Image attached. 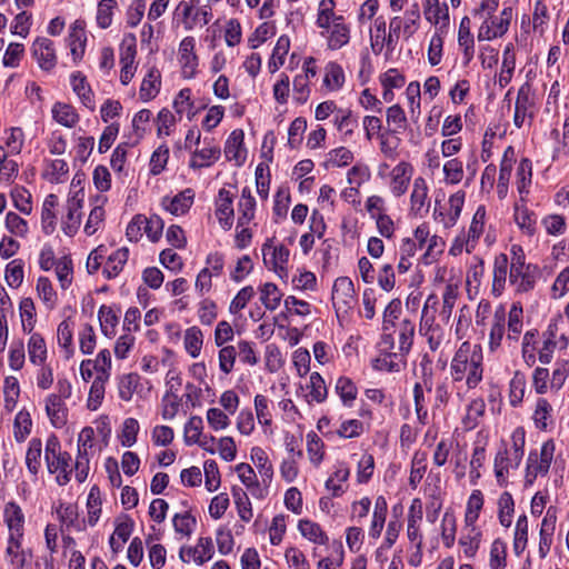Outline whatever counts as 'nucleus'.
I'll use <instances>...</instances> for the list:
<instances>
[{"label": "nucleus", "mask_w": 569, "mask_h": 569, "mask_svg": "<svg viewBox=\"0 0 569 569\" xmlns=\"http://www.w3.org/2000/svg\"><path fill=\"white\" fill-rule=\"evenodd\" d=\"M482 349L479 345H471L469 341L462 342L450 363L453 382L466 379L468 389H475L482 380Z\"/></svg>", "instance_id": "f257e3e1"}, {"label": "nucleus", "mask_w": 569, "mask_h": 569, "mask_svg": "<svg viewBox=\"0 0 569 569\" xmlns=\"http://www.w3.org/2000/svg\"><path fill=\"white\" fill-rule=\"evenodd\" d=\"M511 253L510 282L517 284L518 292L531 291L540 272L539 267L525 262V253L520 246H512Z\"/></svg>", "instance_id": "f03ea898"}, {"label": "nucleus", "mask_w": 569, "mask_h": 569, "mask_svg": "<svg viewBox=\"0 0 569 569\" xmlns=\"http://www.w3.org/2000/svg\"><path fill=\"white\" fill-rule=\"evenodd\" d=\"M357 302L353 282L348 277H339L332 287V303L337 312H348Z\"/></svg>", "instance_id": "7ed1b4c3"}, {"label": "nucleus", "mask_w": 569, "mask_h": 569, "mask_svg": "<svg viewBox=\"0 0 569 569\" xmlns=\"http://www.w3.org/2000/svg\"><path fill=\"white\" fill-rule=\"evenodd\" d=\"M536 104L535 90L530 82L526 81L518 90L513 123L517 128H521L527 117L533 118V108Z\"/></svg>", "instance_id": "20e7f679"}, {"label": "nucleus", "mask_w": 569, "mask_h": 569, "mask_svg": "<svg viewBox=\"0 0 569 569\" xmlns=\"http://www.w3.org/2000/svg\"><path fill=\"white\" fill-rule=\"evenodd\" d=\"M84 200L83 190L76 191L71 197L67 200V214L62 221V230L63 232L71 237L73 236L81 223V213L80 209L82 208Z\"/></svg>", "instance_id": "39448f33"}, {"label": "nucleus", "mask_w": 569, "mask_h": 569, "mask_svg": "<svg viewBox=\"0 0 569 569\" xmlns=\"http://www.w3.org/2000/svg\"><path fill=\"white\" fill-rule=\"evenodd\" d=\"M214 553L212 539L210 537L199 538L194 547H181L179 551V558L182 562H189L190 558L199 566L209 561Z\"/></svg>", "instance_id": "423d86ee"}, {"label": "nucleus", "mask_w": 569, "mask_h": 569, "mask_svg": "<svg viewBox=\"0 0 569 569\" xmlns=\"http://www.w3.org/2000/svg\"><path fill=\"white\" fill-rule=\"evenodd\" d=\"M32 54L37 59L39 67L44 71H50L57 63L53 49V42L48 38H37L32 43Z\"/></svg>", "instance_id": "0eeeda50"}, {"label": "nucleus", "mask_w": 569, "mask_h": 569, "mask_svg": "<svg viewBox=\"0 0 569 569\" xmlns=\"http://www.w3.org/2000/svg\"><path fill=\"white\" fill-rule=\"evenodd\" d=\"M3 519L9 530V537L23 538L24 513L17 502L9 501L6 503Z\"/></svg>", "instance_id": "6e6552de"}, {"label": "nucleus", "mask_w": 569, "mask_h": 569, "mask_svg": "<svg viewBox=\"0 0 569 569\" xmlns=\"http://www.w3.org/2000/svg\"><path fill=\"white\" fill-rule=\"evenodd\" d=\"M194 38L186 37L179 47L180 63L182 66V74L187 79H191L196 76L198 67V57L194 53Z\"/></svg>", "instance_id": "1a4fd4ad"}, {"label": "nucleus", "mask_w": 569, "mask_h": 569, "mask_svg": "<svg viewBox=\"0 0 569 569\" xmlns=\"http://www.w3.org/2000/svg\"><path fill=\"white\" fill-rule=\"evenodd\" d=\"M273 238L267 239L262 246L263 261L266 264L271 263L276 272L284 270V266L289 260V249L283 244L273 246Z\"/></svg>", "instance_id": "9d476101"}, {"label": "nucleus", "mask_w": 569, "mask_h": 569, "mask_svg": "<svg viewBox=\"0 0 569 569\" xmlns=\"http://www.w3.org/2000/svg\"><path fill=\"white\" fill-rule=\"evenodd\" d=\"M233 197L224 188L220 189L217 199L216 216L224 230H229L233 224Z\"/></svg>", "instance_id": "9b49d317"}, {"label": "nucleus", "mask_w": 569, "mask_h": 569, "mask_svg": "<svg viewBox=\"0 0 569 569\" xmlns=\"http://www.w3.org/2000/svg\"><path fill=\"white\" fill-rule=\"evenodd\" d=\"M60 396L51 393L46 399V412L54 428H62L68 420V408Z\"/></svg>", "instance_id": "f8f14e48"}, {"label": "nucleus", "mask_w": 569, "mask_h": 569, "mask_svg": "<svg viewBox=\"0 0 569 569\" xmlns=\"http://www.w3.org/2000/svg\"><path fill=\"white\" fill-rule=\"evenodd\" d=\"M86 41L87 38L84 32V22L76 20L70 27L69 36L67 38V42L74 62L82 59L84 54Z\"/></svg>", "instance_id": "ddd939ff"}, {"label": "nucleus", "mask_w": 569, "mask_h": 569, "mask_svg": "<svg viewBox=\"0 0 569 569\" xmlns=\"http://www.w3.org/2000/svg\"><path fill=\"white\" fill-rule=\"evenodd\" d=\"M244 133L241 129L233 130L224 144V156L231 161H236L237 166H242L246 160V150L243 148Z\"/></svg>", "instance_id": "4468645a"}, {"label": "nucleus", "mask_w": 569, "mask_h": 569, "mask_svg": "<svg viewBox=\"0 0 569 569\" xmlns=\"http://www.w3.org/2000/svg\"><path fill=\"white\" fill-rule=\"evenodd\" d=\"M194 192L192 189L188 188L173 198L164 197L162 199V204L164 208L174 216L183 214L189 211L193 203Z\"/></svg>", "instance_id": "2eb2a0df"}, {"label": "nucleus", "mask_w": 569, "mask_h": 569, "mask_svg": "<svg viewBox=\"0 0 569 569\" xmlns=\"http://www.w3.org/2000/svg\"><path fill=\"white\" fill-rule=\"evenodd\" d=\"M412 174V166L408 162L398 163L391 172V191L396 197L406 193Z\"/></svg>", "instance_id": "dca6fc26"}, {"label": "nucleus", "mask_w": 569, "mask_h": 569, "mask_svg": "<svg viewBox=\"0 0 569 569\" xmlns=\"http://www.w3.org/2000/svg\"><path fill=\"white\" fill-rule=\"evenodd\" d=\"M331 31L328 37V48L330 50H338L346 46L350 40V28L345 23L342 16L333 19V24L330 26Z\"/></svg>", "instance_id": "f3484780"}, {"label": "nucleus", "mask_w": 569, "mask_h": 569, "mask_svg": "<svg viewBox=\"0 0 569 569\" xmlns=\"http://www.w3.org/2000/svg\"><path fill=\"white\" fill-rule=\"evenodd\" d=\"M71 86L72 90L79 97L82 104L90 110H94V94L87 81L86 76H83L80 71L73 72L71 74Z\"/></svg>", "instance_id": "a211bd4d"}, {"label": "nucleus", "mask_w": 569, "mask_h": 569, "mask_svg": "<svg viewBox=\"0 0 569 569\" xmlns=\"http://www.w3.org/2000/svg\"><path fill=\"white\" fill-rule=\"evenodd\" d=\"M372 367L379 371L399 372L406 367V356L400 352L379 355L372 361Z\"/></svg>", "instance_id": "6ab92c4d"}, {"label": "nucleus", "mask_w": 569, "mask_h": 569, "mask_svg": "<svg viewBox=\"0 0 569 569\" xmlns=\"http://www.w3.org/2000/svg\"><path fill=\"white\" fill-rule=\"evenodd\" d=\"M129 258V249L122 247L112 252L103 267L102 273L107 279L116 278L123 269Z\"/></svg>", "instance_id": "aec40b11"}, {"label": "nucleus", "mask_w": 569, "mask_h": 569, "mask_svg": "<svg viewBox=\"0 0 569 569\" xmlns=\"http://www.w3.org/2000/svg\"><path fill=\"white\" fill-rule=\"evenodd\" d=\"M250 458L256 465L262 483L268 487L272 480L273 468L264 450L260 447H253L250 452Z\"/></svg>", "instance_id": "412c9836"}, {"label": "nucleus", "mask_w": 569, "mask_h": 569, "mask_svg": "<svg viewBox=\"0 0 569 569\" xmlns=\"http://www.w3.org/2000/svg\"><path fill=\"white\" fill-rule=\"evenodd\" d=\"M428 198V186L426 180L422 177H418L413 181V189L411 192L410 201H411V212L415 216L422 217V210L426 206V201Z\"/></svg>", "instance_id": "4be33fe9"}, {"label": "nucleus", "mask_w": 569, "mask_h": 569, "mask_svg": "<svg viewBox=\"0 0 569 569\" xmlns=\"http://www.w3.org/2000/svg\"><path fill=\"white\" fill-rule=\"evenodd\" d=\"M52 118L63 127L73 128L79 122L76 109L64 102H56L52 107Z\"/></svg>", "instance_id": "5701e85b"}, {"label": "nucleus", "mask_w": 569, "mask_h": 569, "mask_svg": "<svg viewBox=\"0 0 569 569\" xmlns=\"http://www.w3.org/2000/svg\"><path fill=\"white\" fill-rule=\"evenodd\" d=\"M161 76L158 69L152 68L149 70L147 76L143 78L140 87V99L144 102L153 99L160 90Z\"/></svg>", "instance_id": "b1692460"}, {"label": "nucleus", "mask_w": 569, "mask_h": 569, "mask_svg": "<svg viewBox=\"0 0 569 569\" xmlns=\"http://www.w3.org/2000/svg\"><path fill=\"white\" fill-rule=\"evenodd\" d=\"M387 511V500L385 499V497L379 496L376 499L375 511L372 516L371 526L369 529V536L372 537L373 539H378L381 535V531L386 522Z\"/></svg>", "instance_id": "393cba45"}, {"label": "nucleus", "mask_w": 569, "mask_h": 569, "mask_svg": "<svg viewBox=\"0 0 569 569\" xmlns=\"http://www.w3.org/2000/svg\"><path fill=\"white\" fill-rule=\"evenodd\" d=\"M298 529L300 533L308 540L318 543L326 545L329 540L326 532L321 529L320 525L308 519H301L298 522Z\"/></svg>", "instance_id": "a878e982"}, {"label": "nucleus", "mask_w": 569, "mask_h": 569, "mask_svg": "<svg viewBox=\"0 0 569 569\" xmlns=\"http://www.w3.org/2000/svg\"><path fill=\"white\" fill-rule=\"evenodd\" d=\"M483 506V495L480 490H473L467 503L465 515L466 526L471 527V531H476L475 523L479 518V513Z\"/></svg>", "instance_id": "bb28decb"}, {"label": "nucleus", "mask_w": 569, "mask_h": 569, "mask_svg": "<svg viewBox=\"0 0 569 569\" xmlns=\"http://www.w3.org/2000/svg\"><path fill=\"white\" fill-rule=\"evenodd\" d=\"M109 380V375H98L89 391V398L87 402V407L89 410H97L104 398V385Z\"/></svg>", "instance_id": "cd10ccee"}, {"label": "nucleus", "mask_w": 569, "mask_h": 569, "mask_svg": "<svg viewBox=\"0 0 569 569\" xmlns=\"http://www.w3.org/2000/svg\"><path fill=\"white\" fill-rule=\"evenodd\" d=\"M22 539L8 537L6 555L10 558V563L14 569H23L26 565V552L22 549Z\"/></svg>", "instance_id": "c85d7f7f"}, {"label": "nucleus", "mask_w": 569, "mask_h": 569, "mask_svg": "<svg viewBox=\"0 0 569 569\" xmlns=\"http://www.w3.org/2000/svg\"><path fill=\"white\" fill-rule=\"evenodd\" d=\"M289 49H290L289 37L286 34L279 37V39L276 43V47L273 48L269 63H268V68L271 73L276 72L284 63V58H286Z\"/></svg>", "instance_id": "c756f323"}, {"label": "nucleus", "mask_w": 569, "mask_h": 569, "mask_svg": "<svg viewBox=\"0 0 569 569\" xmlns=\"http://www.w3.org/2000/svg\"><path fill=\"white\" fill-rule=\"evenodd\" d=\"M515 220L518 227L528 236H533L536 232V214L530 211L526 206L516 204Z\"/></svg>", "instance_id": "7c9ffc66"}, {"label": "nucleus", "mask_w": 569, "mask_h": 569, "mask_svg": "<svg viewBox=\"0 0 569 569\" xmlns=\"http://www.w3.org/2000/svg\"><path fill=\"white\" fill-rule=\"evenodd\" d=\"M98 317L102 333L108 338H112L116 335V327L119 322L117 313L111 307L103 305L99 309Z\"/></svg>", "instance_id": "2f4dec72"}, {"label": "nucleus", "mask_w": 569, "mask_h": 569, "mask_svg": "<svg viewBox=\"0 0 569 569\" xmlns=\"http://www.w3.org/2000/svg\"><path fill=\"white\" fill-rule=\"evenodd\" d=\"M29 359L33 365H41L47 358L44 339L38 332L31 335L28 341Z\"/></svg>", "instance_id": "473e14b6"}, {"label": "nucleus", "mask_w": 569, "mask_h": 569, "mask_svg": "<svg viewBox=\"0 0 569 569\" xmlns=\"http://www.w3.org/2000/svg\"><path fill=\"white\" fill-rule=\"evenodd\" d=\"M387 122L389 126H392L389 129V132L392 134L402 133L407 129V117L399 104H393L387 109Z\"/></svg>", "instance_id": "72a5a7b5"}, {"label": "nucleus", "mask_w": 569, "mask_h": 569, "mask_svg": "<svg viewBox=\"0 0 569 569\" xmlns=\"http://www.w3.org/2000/svg\"><path fill=\"white\" fill-rule=\"evenodd\" d=\"M335 389L342 403L346 407H351L358 395V390L353 381L348 377H339Z\"/></svg>", "instance_id": "f704fd0d"}, {"label": "nucleus", "mask_w": 569, "mask_h": 569, "mask_svg": "<svg viewBox=\"0 0 569 569\" xmlns=\"http://www.w3.org/2000/svg\"><path fill=\"white\" fill-rule=\"evenodd\" d=\"M42 442L39 438H32L26 453V465L30 473L38 475L41 466Z\"/></svg>", "instance_id": "c9c22d12"}, {"label": "nucleus", "mask_w": 569, "mask_h": 569, "mask_svg": "<svg viewBox=\"0 0 569 569\" xmlns=\"http://www.w3.org/2000/svg\"><path fill=\"white\" fill-rule=\"evenodd\" d=\"M101 503L100 488L94 485L91 487L87 499L88 523L91 527H93L100 518Z\"/></svg>", "instance_id": "e433bc0d"}, {"label": "nucleus", "mask_w": 569, "mask_h": 569, "mask_svg": "<svg viewBox=\"0 0 569 569\" xmlns=\"http://www.w3.org/2000/svg\"><path fill=\"white\" fill-rule=\"evenodd\" d=\"M220 154L221 151L219 147H210L197 150L194 151L193 158L190 161V167L193 169L209 167L220 158Z\"/></svg>", "instance_id": "4c0bfd02"}, {"label": "nucleus", "mask_w": 569, "mask_h": 569, "mask_svg": "<svg viewBox=\"0 0 569 569\" xmlns=\"http://www.w3.org/2000/svg\"><path fill=\"white\" fill-rule=\"evenodd\" d=\"M232 497L240 519L249 522L252 518V508L248 495L242 488L234 486L232 488Z\"/></svg>", "instance_id": "58836bf2"}, {"label": "nucleus", "mask_w": 569, "mask_h": 569, "mask_svg": "<svg viewBox=\"0 0 569 569\" xmlns=\"http://www.w3.org/2000/svg\"><path fill=\"white\" fill-rule=\"evenodd\" d=\"M202 343H203L202 331L198 327H191L186 330L184 348H186V351L192 358H197L200 355Z\"/></svg>", "instance_id": "ea45409f"}, {"label": "nucleus", "mask_w": 569, "mask_h": 569, "mask_svg": "<svg viewBox=\"0 0 569 569\" xmlns=\"http://www.w3.org/2000/svg\"><path fill=\"white\" fill-rule=\"evenodd\" d=\"M505 321H506L505 310L502 308L496 310L495 316H493V323L490 329L489 345H490L491 350H495L496 348H498L501 345V340L505 335Z\"/></svg>", "instance_id": "a19ab883"}, {"label": "nucleus", "mask_w": 569, "mask_h": 569, "mask_svg": "<svg viewBox=\"0 0 569 569\" xmlns=\"http://www.w3.org/2000/svg\"><path fill=\"white\" fill-rule=\"evenodd\" d=\"M528 542V519L526 515H521L516 523L513 550L517 556H520Z\"/></svg>", "instance_id": "79ce46f5"}, {"label": "nucleus", "mask_w": 569, "mask_h": 569, "mask_svg": "<svg viewBox=\"0 0 569 569\" xmlns=\"http://www.w3.org/2000/svg\"><path fill=\"white\" fill-rule=\"evenodd\" d=\"M173 385L167 390L162 397V411L161 416L164 420H171L176 417L180 407V398L173 391Z\"/></svg>", "instance_id": "37998d69"}, {"label": "nucleus", "mask_w": 569, "mask_h": 569, "mask_svg": "<svg viewBox=\"0 0 569 569\" xmlns=\"http://www.w3.org/2000/svg\"><path fill=\"white\" fill-rule=\"evenodd\" d=\"M341 116L335 117V124L339 132L343 134L345 138L352 136L355 129L358 127V117L353 116L351 110H339Z\"/></svg>", "instance_id": "c03bdc74"}, {"label": "nucleus", "mask_w": 569, "mask_h": 569, "mask_svg": "<svg viewBox=\"0 0 569 569\" xmlns=\"http://www.w3.org/2000/svg\"><path fill=\"white\" fill-rule=\"evenodd\" d=\"M282 293L272 282H267L261 288L260 300L268 310H276L281 301Z\"/></svg>", "instance_id": "a18cd8bd"}, {"label": "nucleus", "mask_w": 569, "mask_h": 569, "mask_svg": "<svg viewBox=\"0 0 569 569\" xmlns=\"http://www.w3.org/2000/svg\"><path fill=\"white\" fill-rule=\"evenodd\" d=\"M499 522L501 526L509 528L511 526V517L515 510L513 498L510 492H502L499 500Z\"/></svg>", "instance_id": "49530a36"}, {"label": "nucleus", "mask_w": 569, "mask_h": 569, "mask_svg": "<svg viewBox=\"0 0 569 569\" xmlns=\"http://www.w3.org/2000/svg\"><path fill=\"white\" fill-rule=\"evenodd\" d=\"M532 164L528 158L521 159L517 168V189L520 194L529 192L528 187L531 183Z\"/></svg>", "instance_id": "de8ad7c7"}, {"label": "nucleus", "mask_w": 569, "mask_h": 569, "mask_svg": "<svg viewBox=\"0 0 569 569\" xmlns=\"http://www.w3.org/2000/svg\"><path fill=\"white\" fill-rule=\"evenodd\" d=\"M343 82L345 73L341 66L336 62L328 63L323 79L325 86L330 90H338L343 86Z\"/></svg>", "instance_id": "09e8293b"}, {"label": "nucleus", "mask_w": 569, "mask_h": 569, "mask_svg": "<svg viewBox=\"0 0 569 569\" xmlns=\"http://www.w3.org/2000/svg\"><path fill=\"white\" fill-rule=\"evenodd\" d=\"M510 405L517 407L522 402L526 389V376L521 371H516L510 380Z\"/></svg>", "instance_id": "8fccbe9b"}, {"label": "nucleus", "mask_w": 569, "mask_h": 569, "mask_svg": "<svg viewBox=\"0 0 569 569\" xmlns=\"http://www.w3.org/2000/svg\"><path fill=\"white\" fill-rule=\"evenodd\" d=\"M307 388L310 389L309 397L311 400L318 403L326 400L328 390L325 380L319 372H312L310 375L309 385Z\"/></svg>", "instance_id": "3c124183"}, {"label": "nucleus", "mask_w": 569, "mask_h": 569, "mask_svg": "<svg viewBox=\"0 0 569 569\" xmlns=\"http://www.w3.org/2000/svg\"><path fill=\"white\" fill-rule=\"evenodd\" d=\"M415 335V325L409 319H403L399 331V352L407 356L411 349Z\"/></svg>", "instance_id": "603ef678"}, {"label": "nucleus", "mask_w": 569, "mask_h": 569, "mask_svg": "<svg viewBox=\"0 0 569 569\" xmlns=\"http://www.w3.org/2000/svg\"><path fill=\"white\" fill-rule=\"evenodd\" d=\"M522 307L519 302L511 306L508 319V339L518 340L522 329Z\"/></svg>", "instance_id": "864d4df0"}, {"label": "nucleus", "mask_w": 569, "mask_h": 569, "mask_svg": "<svg viewBox=\"0 0 569 569\" xmlns=\"http://www.w3.org/2000/svg\"><path fill=\"white\" fill-rule=\"evenodd\" d=\"M323 442L322 440L315 433L309 432L307 435V451L310 458V461L315 466H319L323 460L325 451H323Z\"/></svg>", "instance_id": "5fc2aeb1"}, {"label": "nucleus", "mask_w": 569, "mask_h": 569, "mask_svg": "<svg viewBox=\"0 0 569 569\" xmlns=\"http://www.w3.org/2000/svg\"><path fill=\"white\" fill-rule=\"evenodd\" d=\"M3 393L6 409L13 410L20 395V387L16 377L10 376L4 379Z\"/></svg>", "instance_id": "6e6d98bb"}, {"label": "nucleus", "mask_w": 569, "mask_h": 569, "mask_svg": "<svg viewBox=\"0 0 569 569\" xmlns=\"http://www.w3.org/2000/svg\"><path fill=\"white\" fill-rule=\"evenodd\" d=\"M57 515L59 520L62 522L63 526L67 527V529H69L70 527H76L77 530L83 529V527L78 523V510L74 505L61 503L57 509Z\"/></svg>", "instance_id": "4d7b16f0"}, {"label": "nucleus", "mask_w": 569, "mask_h": 569, "mask_svg": "<svg viewBox=\"0 0 569 569\" xmlns=\"http://www.w3.org/2000/svg\"><path fill=\"white\" fill-rule=\"evenodd\" d=\"M508 272V258L507 254L500 253L495 259L493 264V282L492 291H496V287L503 289Z\"/></svg>", "instance_id": "13d9d810"}, {"label": "nucleus", "mask_w": 569, "mask_h": 569, "mask_svg": "<svg viewBox=\"0 0 569 569\" xmlns=\"http://www.w3.org/2000/svg\"><path fill=\"white\" fill-rule=\"evenodd\" d=\"M307 129V120L302 117L296 118L288 129V146L296 149L302 142V134Z\"/></svg>", "instance_id": "bf43d9fd"}, {"label": "nucleus", "mask_w": 569, "mask_h": 569, "mask_svg": "<svg viewBox=\"0 0 569 569\" xmlns=\"http://www.w3.org/2000/svg\"><path fill=\"white\" fill-rule=\"evenodd\" d=\"M34 303L31 298H23L20 301V316L22 320V329L24 332H31L33 330L34 319Z\"/></svg>", "instance_id": "052dcab7"}, {"label": "nucleus", "mask_w": 569, "mask_h": 569, "mask_svg": "<svg viewBox=\"0 0 569 569\" xmlns=\"http://www.w3.org/2000/svg\"><path fill=\"white\" fill-rule=\"evenodd\" d=\"M72 260L64 256L57 261L56 273L62 289H67L72 281Z\"/></svg>", "instance_id": "680f3d73"}, {"label": "nucleus", "mask_w": 569, "mask_h": 569, "mask_svg": "<svg viewBox=\"0 0 569 569\" xmlns=\"http://www.w3.org/2000/svg\"><path fill=\"white\" fill-rule=\"evenodd\" d=\"M116 0H101L98 3L97 23L100 28L107 29L112 23L113 9L117 8Z\"/></svg>", "instance_id": "e2e57ef3"}, {"label": "nucleus", "mask_w": 569, "mask_h": 569, "mask_svg": "<svg viewBox=\"0 0 569 569\" xmlns=\"http://www.w3.org/2000/svg\"><path fill=\"white\" fill-rule=\"evenodd\" d=\"M8 231L17 237H26L29 230L28 222L16 212H8L4 221Z\"/></svg>", "instance_id": "0e129e2a"}, {"label": "nucleus", "mask_w": 569, "mask_h": 569, "mask_svg": "<svg viewBox=\"0 0 569 569\" xmlns=\"http://www.w3.org/2000/svg\"><path fill=\"white\" fill-rule=\"evenodd\" d=\"M139 423L134 418H127L123 421L120 435V442L123 447H132L137 441Z\"/></svg>", "instance_id": "69168bd1"}, {"label": "nucleus", "mask_w": 569, "mask_h": 569, "mask_svg": "<svg viewBox=\"0 0 569 569\" xmlns=\"http://www.w3.org/2000/svg\"><path fill=\"white\" fill-rule=\"evenodd\" d=\"M37 291L40 299L50 308H54L57 293L51 281L47 277H40L37 282Z\"/></svg>", "instance_id": "338daca9"}, {"label": "nucleus", "mask_w": 569, "mask_h": 569, "mask_svg": "<svg viewBox=\"0 0 569 569\" xmlns=\"http://www.w3.org/2000/svg\"><path fill=\"white\" fill-rule=\"evenodd\" d=\"M506 565V545L500 539H496L490 549V568L503 569Z\"/></svg>", "instance_id": "774afa93"}]
</instances>
